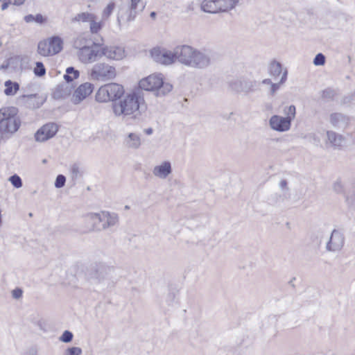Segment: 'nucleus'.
Masks as SVG:
<instances>
[{
  "instance_id": "40",
  "label": "nucleus",
  "mask_w": 355,
  "mask_h": 355,
  "mask_svg": "<svg viewBox=\"0 0 355 355\" xmlns=\"http://www.w3.org/2000/svg\"><path fill=\"white\" fill-rule=\"evenodd\" d=\"M8 180L10 182L12 185L16 189H19L23 185L21 178L17 174L11 175L9 178Z\"/></svg>"
},
{
  "instance_id": "50",
  "label": "nucleus",
  "mask_w": 355,
  "mask_h": 355,
  "mask_svg": "<svg viewBox=\"0 0 355 355\" xmlns=\"http://www.w3.org/2000/svg\"><path fill=\"white\" fill-rule=\"evenodd\" d=\"M10 58H15V60H13L12 64L10 66L14 69H16L21 64V58L19 56H14L11 57Z\"/></svg>"
},
{
  "instance_id": "4",
  "label": "nucleus",
  "mask_w": 355,
  "mask_h": 355,
  "mask_svg": "<svg viewBox=\"0 0 355 355\" xmlns=\"http://www.w3.org/2000/svg\"><path fill=\"white\" fill-rule=\"evenodd\" d=\"M125 95V89L121 84L110 83L99 87L95 98L99 103L118 102Z\"/></svg>"
},
{
  "instance_id": "30",
  "label": "nucleus",
  "mask_w": 355,
  "mask_h": 355,
  "mask_svg": "<svg viewBox=\"0 0 355 355\" xmlns=\"http://www.w3.org/2000/svg\"><path fill=\"white\" fill-rule=\"evenodd\" d=\"M24 19L26 23L35 22L40 25L44 24L47 21V17L40 13H37L36 15L32 14L27 15L24 17Z\"/></svg>"
},
{
  "instance_id": "33",
  "label": "nucleus",
  "mask_w": 355,
  "mask_h": 355,
  "mask_svg": "<svg viewBox=\"0 0 355 355\" xmlns=\"http://www.w3.org/2000/svg\"><path fill=\"white\" fill-rule=\"evenodd\" d=\"M287 76L288 71L286 69H285L283 72V74L282 75L279 82L277 83H271L270 89V94L271 96H274L277 91L279 89L280 86L286 82L287 79Z\"/></svg>"
},
{
  "instance_id": "8",
  "label": "nucleus",
  "mask_w": 355,
  "mask_h": 355,
  "mask_svg": "<svg viewBox=\"0 0 355 355\" xmlns=\"http://www.w3.org/2000/svg\"><path fill=\"white\" fill-rule=\"evenodd\" d=\"M259 86L257 81L248 78H240L229 82L230 88L236 92L248 94L254 92Z\"/></svg>"
},
{
  "instance_id": "57",
  "label": "nucleus",
  "mask_w": 355,
  "mask_h": 355,
  "mask_svg": "<svg viewBox=\"0 0 355 355\" xmlns=\"http://www.w3.org/2000/svg\"><path fill=\"white\" fill-rule=\"evenodd\" d=\"M144 132L148 135H150L153 132V129L152 128H148L144 130Z\"/></svg>"
},
{
  "instance_id": "3",
  "label": "nucleus",
  "mask_w": 355,
  "mask_h": 355,
  "mask_svg": "<svg viewBox=\"0 0 355 355\" xmlns=\"http://www.w3.org/2000/svg\"><path fill=\"white\" fill-rule=\"evenodd\" d=\"M173 89L171 84L164 83L160 75H150L139 82V89L142 90L155 92V96H164Z\"/></svg>"
},
{
  "instance_id": "42",
  "label": "nucleus",
  "mask_w": 355,
  "mask_h": 355,
  "mask_svg": "<svg viewBox=\"0 0 355 355\" xmlns=\"http://www.w3.org/2000/svg\"><path fill=\"white\" fill-rule=\"evenodd\" d=\"M90 32L93 34L97 33L99 32L103 28L102 21L96 22L95 19H92L90 21Z\"/></svg>"
},
{
  "instance_id": "29",
  "label": "nucleus",
  "mask_w": 355,
  "mask_h": 355,
  "mask_svg": "<svg viewBox=\"0 0 355 355\" xmlns=\"http://www.w3.org/2000/svg\"><path fill=\"white\" fill-rule=\"evenodd\" d=\"M4 85L6 87L4 89V94L6 96H14L19 90L20 86L17 82L8 80L5 82Z\"/></svg>"
},
{
  "instance_id": "1",
  "label": "nucleus",
  "mask_w": 355,
  "mask_h": 355,
  "mask_svg": "<svg viewBox=\"0 0 355 355\" xmlns=\"http://www.w3.org/2000/svg\"><path fill=\"white\" fill-rule=\"evenodd\" d=\"M123 96V98L112 103L114 115L131 119L136 123L146 121L148 106L143 92L140 89H133Z\"/></svg>"
},
{
  "instance_id": "49",
  "label": "nucleus",
  "mask_w": 355,
  "mask_h": 355,
  "mask_svg": "<svg viewBox=\"0 0 355 355\" xmlns=\"http://www.w3.org/2000/svg\"><path fill=\"white\" fill-rule=\"evenodd\" d=\"M71 171L72 178L73 180L76 179L78 178V175L79 173H80L78 166L77 164H73L71 166Z\"/></svg>"
},
{
  "instance_id": "6",
  "label": "nucleus",
  "mask_w": 355,
  "mask_h": 355,
  "mask_svg": "<svg viewBox=\"0 0 355 355\" xmlns=\"http://www.w3.org/2000/svg\"><path fill=\"white\" fill-rule=\"evenodd\" d=\"M89 74L92 80L107 81L116 78V70L114 66L105 62H98L93 66Z\"/></svg>"
},
{
  "instance_id": "36",
  "label": "nucleus",
  "mask_w": 355,
  "mask_h": 355,
  "mask_svg": "<svg viewBox=\"0 0 355 355\" xmlns=\"http://www.w3.org/2000/svg\"><path fill=\"white\" fill-rule=\"evenodd\" d=\"M37 52L43 56H48L51 54L49 42L41 41L37 45Z\"/></svg>"
},
{
  "instance_id": "56",
  "label": "nucleus",
  "mask_w": 355,
  "mask_h": 355,
  "mask_svg": "<svg viewBox=\"0 0 355 355\" xmlns=\"http://www.w3.org/2000/svg\"><path fill=\"white\" fill-rule=\"evenodd\" d=\"M25 0H14L13 4L15 6H21L24 4Z\"/></svg>"
},
{
  "instance_id": "37",
  "label": "nucleus",
  "mask_w": 355,
  "mask_h": 355,
  "mask_svg": "<svg viewBox=\"0 0 355 355\" xmlns=\"http://www.w3.org/2000/svg\"><path fill=\"white\" fill-rule=\"evenodd\" d=\"M34 74L37 77H42L46 74V68L42 62H37L33 69Z\"/></svg>"
},
{
  "instance_id": "7",
  "label": "nucleus",
  "mask_w": 355,
  "mask_h": 355,
  "mask_svg": "<svg viewBox=\"0 0 355 355\" xmlns=\"http://www.w3.org/2000/svg\"><path fill=\"white\" fill-rule=\"evenodd\" d=\"M114 268L106 265L104 263H94L87 269V275L90 279L96 280L100 283L110 277Z\"/></svg>"
},
{
  "instance_id": "14",
  "label": "nucleus",
  "mask_w": 355,
  "mask_h": 355,
  "mask_svg": "<svg viewBox=\"0 0 355 355\" xmlns=\"http://www.w3.org/2000/svg\"><path fill=\"white\" fill-rule=\"evenodd\" d=\"M94 87L92 83H85L78 87L74 91L71 101L75 104H79L81 101L89 96L94 91Z\"/></svg>"
},
{
  "instance_id": "48",
  "label": "nucleus",
  "mask_w": 355,
  "mask_h": 355,
  "mask_svg": "<svg viewBox=\"0 0 355 355\" xmlns=\"http://www.w3.org/2000/svg\"><path fill=\"white\" fill-rule=\"evenodd\" d=\"M23 291L20 288H16L12 291V296L14 299L18 300L22 297Z\"/></svg>"
},
{
  "instance_id": "39",
  "label": "nucleus",
  "mask_w": 355,
  "mask_h": 355,
  "mask_svg": "<svg viewBox=\"0 0 355 355\" xmlns=\"http://www.w3.org/2000/svg\"><path fill=\"white\" fill-rule=\"evenodd\" d=\"M354 103H355V91L343 96L341 100V104L344 105H350Z\"/></svg>"
},
{
  "instance_id": "12",
  "label": "nucleus",
  "mask_w": 355,
  "mask_h": 355,
  "mask_svg": "<svg viewBox=\"0 0 355 355\" xmlns=\"http://www.w3.org/2000/svg\"><path fill=\"white\" fill-rule=\"evenodd\" d=\"M211 63V58L205 52L194 49L189 66L198 69H205Z\"/></svg>"
},
{
  "instance_id": "45",
  "label": "nucleus",
  "mask_w": 355,
  "mask_h": 355,
  "mask_svg": "<svg viewBox=\"0 0 355 355\" xmlns=\"http://www.w3.org/2000/svg\"><path fill=\"white\" fill-rule=\"evenodd\" d=\"M66 182V177L64 175L60 174L58 175L54 182V186L57 189L62 188L65 185Z\"/></svg>"
},
{
  "instance_id": "25",
  "label": "nucleus",
  "mask_w": 355,
  "mask_h": 355,
  "mask_svg": "<svg viewBox=\"0 0 355 355\" xmlns=\"http://www.w3.org/2000/svg\"><path fill=\"white\" fill-rule=\"evenodd\" d=\"M217 0H203L200 4V9L204 12L216 14L220 13Z\"/></svg>"
},
{
  "instance_id": "47",
  "label": "nucleus",
  "mask_w": 355,
  "mask_h": 355,
  "mask_svg": "<svg viewBox=\"0 0 355 355\" xmlns=\"http://www.w3.org/2000/svg\"><path fill=\"white\" fill-rule=\"evenodd\" d=\"M175 292H169L166 298V302L167 303L168 306H173L175 299Z\"/></svg>"
},
{
  "instance_id": "60",
  "label": "nucleus",
  "mask_w": 355,
  "mask_h": 355,
  "mask_svg": "<svg viewBox=\"0 0 355 355\" xmlns=\"http://www.w3.org/2000/svg\"><path fill=\"white\" fill-rule=\"evenodd\" d=\"M156 15H157V13L155 11L151 12L150 14V17L153 19H155Z\"/></svg>"
},
{
  "instance_id": "23",
  "label": "nucleus",
  "mask_w": 355,
  "mask_h": 355,
  "mask_svg": "<svg viewBox=\"0 0 355 355\" xmlns=\"http://www.w3.org/2000/svg\"><path fill=\"white\" fill-rule=\"evenodd\" d=\"M349 121V118L342 113H333L330 115V122L333 126L338 128H345Z\"/></svg>"
},
{
  "instance_id": "38",
  "label": "nucleus",
  "mask_w": 355,
  "mask_h": 355,
  "mask_svg": "<svg viewBox=\"0 0 355 355\" xmlns=\"http://www.w3.org/2000/svg\"><path fill=\"white\" fill-rule=\"evenodd\" d=\"M336 94V91L330 87H328L322 91L321 96L326 101L333 100L334 97Z\"/></svg>"
},
{
  "instance_id": "43",
  "label": "nucleus",
  "mask_w": 355,
  "mask_h": 355,
  "mask_svg": "<svg viewBox=\"0 0 355 355\" xmlns=\"http://www.w3.org/2000/svg\"><path fill=\"white\" fill-rule=\"evenodd\" d=\"M73 338V335L72 332L69 330H65L60 337L59 340L62 343H69L72 341Z\"/></svg>"
},
{
  "instance_id": "13",
  "label": "nucleus",
  "mask_w": 355,
  "mask_h": 355,
  "mask_svg": "<svg viewBox=\"0 0 355 355\" xmlns=\"http://www.w3.org/2000/svg\"><path fill=\"white\" fill-rule=\"evenodd\" d=\"M333 189L337 193H344L345 201L348 206L355 209V185H351L347 191H344L341 182L338 180L334 182Z\"/></svg>"
},
{
  "instance_id": "19",
  "label": "nucleus",
  "mask_w": 355,
  "mask_h": 355,
  "mask_svg": "<svg viewBox=\"0 0 355 355\" xmlns=\"http://www.w3.org/2000/svg\"><path fill=\"white\" fill-rule=\"evenodd\" d=\"M78 55L82 62L91 63L100 58V50H96L94 47H87L79 51Z\"/></svg>"
},
{
  "instance_id": "22",
  "label": "nucleus",
  "mask_w": 355,
  "mask_h": 355,
  "mask_svg": "<svg viewBox=\"0 0 355 355\" xmlns=\"http://www.w3.org/2000/svg\"><path fill=\"white\" fill-rule=\"evenodd\" d=\"M172 172L171 162L164 161L160 165L155 166L153 173L155 176L162 179L166 178Z\"/></svg>"
},
{
  "instance_id": "34",
  "label": "nucleus",
  "mask_w": 355,
  "mask_h": 355,
  "mask_svg": "<svg viewBox=\"0 0 355 355\" xmlns=\"http://www.w3.org/2000/svg\"><path fill=\"white\" fill-rule=\"evenodd\" d=\"M92 19H96L95 15L85 12H81V13L76 15L72 19V21H83V22L89 21L90 23V21Z\"/></svg>"
},
{
  "instance_id": "32",
  "label": "nucleus",
  "mask_w": 355,
  "mask_h": 355,
  "mask_svg": "<svg viewBox=\"0 0 355 355\" xmlns=\"http://www.w3.org/2000/svg\"><path fill=\"white\" fill-rule=\"evenodd\" d=\"M283 72L282 64L279 62L274 60L270 62L269 65V73L270 76L277 78L281 73L283 74Z\"/></svg>"
},
{
  "instance_id": "51",
  "label": "nucleus",
  "mask_w": 355,
  "mask_h": 355,
  "mask_svg": "<svg viewBox=\"0 0 355 355\" xmlns=\"http://www.w3.org/2000/svg\"><path fill=\"white\" fill-rule=\"evenodd\" d=\"M37 96V94H23L18 97V100L20 101H25L26 99H33L36 98Z\"/></svg>"
},
{
  "instance_id": "59",
  "label": "nucleus",
  "mask_w": 355,
  "mask_h": 355,
  "mask_svg": "<svg viewBox=\"0 0 355 355\" xmlns=\"http://www.w3.org/2000/svg\"><path fill=\"white\" fill-rule=\"evenodd\" d=\"M194 10V3L193 2L190 3L187 6V10Z\"/></svg>"
},
{
  "instance_id": "21",
  "label": "nucleus",
  "mask_w": 355,
  "mask_h": 355,
  "mask_svg": "<svg viewBox=\"0 0 355 355\" xmlns=\"http://www.w3.org/2000/svg\"><path fill=\"white\" fill-rule=\"evenodd\" d=\"M73 89V86L72 84L62 83L55 88L53 92V97L57 100L65 98L71 94Z\"/></svg>"
},
{
  "instance_id": "44",
  "label": "nucleus",
  "mask_w": 355,
  "mask_h": 355,
  "mask_svg": "<svg viewBox=\"0 0 355 355\" xmlns=\"http://www.w3.org/2000/svg\"><path fill=\"white\" fill-rule=\"evenodd\" d=\"M326 58L322 53H318L314 58L313 63L315 66H323L325 64Z\"/></svg>"
},
{
  "instance_id": "11",
  "label": "nucleus",
  "mask_w": 355,
  "mask_h": 355,
  "mask_svg": "<svg viewBox=\"0 0 355 355\" xmlns=\"http://www.w3.org/2000/svg\"><path fill=\"white\" fill-rule=\"evenodd\" d=\"M59 130V126L53 122H49L40 128L35 133V139L38 142H44L53 138Z\"/></svg>"
},
{
  "instance_id": "18",
  "label": "nucleus",
  "mask_w": 355,
  "mask_h": 355,
  "mask_svg": "<svg viewBox=\"0 0 355 355\" xmlns=\"http://www.w3.org/2000/svg\"><path fill=\"white\" fill-rule=\"evenodd\" d=\"M345 242L344 235L337 230H334L331 232L329 241L327 243V250L338 251L340 250Z\"/></svg>"
},
{
  "instance_id": "5",
  "label": "nucleus",
  "mask_w": 355,
  "mask_h": 355,
  "mask_svg": "<svg viewBox=\"0 0 355 355\" xmlns=\"http://www.w3.org/2000/svg\"><path fill=\"white\" fill-rule=\"evenodd\" d=\"M86 219L92 223L89 231L105 230L115 225L119 221L117 214L108 211H102L101 214L90 213L87 215Z\"/></svg>"
},
{
  "instance_id": "27",
  "label": "nucleus",
  "mask_w": 355,
  "mask_h": 355,
  "mask_svg": "<svg viewBox=\"0 0 355 355\" xmlns=\"http://www.w3.org/2000/svg\"><path fill=\"white\" fill-rule=\"evenodd\" d=\"M220 12H227L234 9L239 0H217Z\"/></svg>"
},
{
  "instance_id": "63",
  "label": "nucleus",
  "mask_w": 355,
  "mask_h": 355,
  "mask_svg": "<svg viewBox=\"0 0 355 355\" xmlns=\"http://www.w3.org/2000/svg\"><path fill=\"white\" fill-rule=\"evenodd\" d=\"M230 354H231V355H239V353H237L236 352H231ZM227 355H230V354H228Z\"/></svg>"
},
{
  "instance_id": "64",
  "label": "nucleus",
  "mask_w": 355,
  "mask_h": 355,
  "mask_svg": "<svg viewBox=\"0 0 355 355\" xmlns=\"http://www.w3.org/2000/svg\"><path fill=\"white\" fill-rule=\"evenodd\" d=\"M230 354H231V355H239V353H237L236 352H231ZM227 355H230V354H228Z\"/></svg>"
},
{
  "instance_id": "10",
  "label": "nucleus",
  "mask_w": 355,
  "mask_h": 355,
  "mask_svg": "<svg viewBox=\"0 0 355 355\" xmlns=\"http://www.w3.org/2000/svg\"><path fill=\"white\" fill-rule=\"evenodd\" d=\"M141 0H130V5L127 7L120 8L117 15V23L119 26L121 27V20L125 19V22L134 21L137 16V8Z\"/></svg>"
},
{
  "instance_id": "24",
  "label": "nucleus",
  "mask_w": 355,
  "mask_h": 355,
  "mask_svg": "<svg viewBox=\"0 0 355 355\" xmlns=\"http://www.w3.org/2000/svg\"><path fill=\"white\" fill-rule=\"evenodd\" d=\"M327 140L331 146L334 148H340L345 141V137L336 133V132L329 130L327 132Z\"/></svg>"
},
{
  "instance_id": "52",
  "label": "nucleus",
  "mask_w": 355,
  "mask_h": 355,
  "mask_svg": "<svg viewBox=\"0 0 355 355\" xmlns=\"http://www.w3.org/2000/svg\"><path fill=\"white\" fill-rule=\"evenodd\" d=\"M37 347L36 346H33L28 348L24 353V355H37Z\"/></svg>"
},
{
  "instance_id": "17",
  "label": "nucleus",
  "mask_w": 355,
  "mask_h": 355,
  "mask_svg": "<svg viewBox=\"0 0 355 355\" xmlns=\"http://www.w3.org/2000/svg\"><path fill=\"white\" fill-rule=\"evenodd\" d=\"M174 50L177 60L184 65L189 66L194 49L189 45H180L174 48Z\"/></svg>"
},
{
  "instance_id": "31",
  "label": "nucleus",
  "mask_w": 355,
  "mask_h": 355,
  "mask_svg": "<svg viewBox=\"0 0 355 355\" xmlns=\"http://www.w3.org/2000/svg\"><path fill=\"white\" fill-rule=\"evenodd\" d=\"M80 76L78 70L76 69L73 67H69L66 69V73L64 75L65 83L71 84L73 80L78 78Z\"/></svg>"
},
{
  "instance_id": "28",
  "label": "nucleus",
  "mask_w": 355,
  "mask_h": 355,
  "mask_svg": "<svg viewBox=\"0 0 355 355\" xmlns=\"http://www.w3.org/2000/svg\"><path fill=\"white\" fill-rule=\"evenodd\" d=\"M126 146L128 148L137 149L141 146V139L139 135L130 132L128 135V137L125 139Z\"/></svg>"
},
{
  "instance_id": "55",
  "label": "nucleus",
  "mask_w": 355,
  "mask_h": 355,
  "mask_svg": "<svg viewBox=\"0 0 355 355\" xmlns=\"http://www.w3.org/2000/svg\"><path fill=\"white\" fill-rule=\"evenodd\" d=\"M10 4H11V0H8V1L3 0V2L1 7V10H6L8 8Z\"/></svg>"
},
{
  "instance_id": "41",
  "label": "nucleus",
  "mask_w": 355,
  "mask_h": 355,
  "mask_svg": "<svg viewBox=\"0 0 355 355\" xmlns=\"http://www.w3.org/2000/svg\"><path fill=\"white\" fill-rule=\"evenodd\" d=\"M115 8V3L114 1L110 2L106 8L103 11V18L107 19L112 13Z\"/></svg>"
},
{
  "instance_id": "15",
  "label": "nucleus",
  "mask_w": 355,
  "mask_h": 355,
  "mask_svg": "<svg viewBox=\"0 0 355 355\" xmlns=\"http://www.w3.org/2000/svg\"><path fill=\"white\" fill-rule=\"evenodd\" d=\"M269 125L272 130L283 132L291 129V122L284 116L275 114L270 118Z\"/></svg>"
},
{
  "instance_id": "53",
  "label": "nucleus",
  "mask_w": 355,
  "mask_h": 355,
  "mask_svg": "<svg viewBox=\"0 0 355 355\" xmlns=\"http://www.w3.org/2000/svg\"><path fill=\"white\" fill-rule=\"evenodd\" d=\"M15 58H8L7 59L4 63L1 65V68L2 69H8L9 67H10V65L12 64L13 60H15Z\"/></svg>"
},
{
  "instance_id": "9",
  "label": "nucleus",
  "mask_w": 355,
  "mask_h": 355,
  "mask_svg": "<svg viewBox=\"0 0 355 355\" xmlns=\"http://www.w3.org/2000/svg\"><path fill=\"white\" fill-rule=\"evenodd\" d=\"M150 55L156 62L164 65L171 64L177 60L174 49L171 51L159 47L153 48L150 51Z\"/></svg>"
},
{
  "instance_id": "54",
  "label": "nucleus",
  "mask_w": 355,
  "mask_h": 355,
  "mask_svg": "<svg viewBox=\"0 0 355 355\" xmlns=\"http://www.w3.org/2000/svg\"><path fill=\"white\" fill-rule=\"evenodd\" d=\"M288 182L286 180H282L279 182V187L282 189L288 190V187H287Z\"/></svg>"
},
{
  "instance_id": "35",
  "label": "nucleus",
  "mask_w": 355,
  "mask_h": 355,
  "mask_svg": "<svg viewBox=\"0 0 355 355\" xmlns=\"http://www.w3.org/2000/svg\"><path fill=\"white\" fill-rule=\"evenodd\" d=\"M283 114L284 117L288 119L289 121H292L295 119L296 115V107L294 105L289 106H285L283 108Z\"/></svg>"
},
{
  "instance_id": "46",
  "label": "nucleus",
  "mask_w": 355,
  "mask_h": 355,
  "mask_svg": "<svg viewBox=\"0 0 355 355\" xmlns=\"http://www.w3.org/2000/svg\"><path fill=\"white\" fill-rule=\"evenodd\" d=\"M83 350L79 347H68L64 352V355H81Z\"/></svg>"
},
{
  "instance_id": "26",
  "label": "nucleus",
  "mask_w": 355,
  "mask_h": 355,
  "mask_svg": "<svg viewBox=\"0 0 355 355\" xmlns=\"http://www.w3.org/2000/svg\"><path fill=\"white\" fill-rule=\"evenodd\" d=\"M51 55L59 53L62 49L63 41L59 36H53L49 40Z\"/></svg>"
},
{
  "instance_id": "61",
  "label": "nucleus",
  "mask_w": 355,
  "mask_h": 355,
  "mask_svg": "<svg viewBox=\"0 0 355 355\" xmlns=\"http://www.w3.org/2000/svg\"><path fill=\"white\" fill-rule=\"evenodd\" d=\"M295 279V277H293L289 282L288 284L292 286V287H295V284H293V281Z\"/></svg>"
},
{
  "instance_id": "58",
  "label": "nucleus",
  "mask_w": 355,
  "mask_h": 355,
  "mask_svg": "<svg viewBox=\"0 0 355 355\" xmlns=\"http://www.w3.org/2000/svg\"><path fill=\"white\" fill-rule=\"evenodd\" d=\"M262 83L264 85H271V83H273L272 82V80L270 79L266 78V79L263 80Z\"/></svg>"
},
{
  "instance_id": "16",
  "label": "nucleus",
  "mask_w": 355,
  "mask_h": 355,
  "mask_svg": "<svg viewBox=\"0 0 355 355\" xmlns=\"http://www.w3.org/2000/svg\"><path fill=\"white\" fill-rule=\"evenodd\" d=\"M102 56L110 60H121L125 57V50L119 46H103L100 50V58Z\"/></svg>"
},
{
  "instance_id": "20",
  "label": "nucleus",
  "mask_w": 355,
  "mask_h": 355,
  "mask_svg": "<svg viewBox=\"0 0 355 355\" xmlns=\"http://www.w3.org/2000/svg\"><path fill=\"white\" fill-rule=\"evenodd\" d=\"M102 46L92 40L89 35H80L73 41V46L80 51L87 47H98Z\"/></svg>"
},
{
  "instance_id": "2",
  "label": "nucleus",
  "mask_w": 355,
  "mask_h": 355,
  "mask_svg": "<svg viewBox=\"0 0 355 355\" xmlns=\"http://www.w3.org/2000/svg\"><path fill=\"white\" fill-rule=\"evenodd\" d=\"M15 107H3L0 109V141L7 140L18 131L21 119Z\"/></svg>"
},
{
  "instance_id": "62",
  "label": "nucleus",
  "mask_w": 355,
  "mask_h": 355,
  "mask_svg": "<svg viewBox=\"0 0 355 355\" xmlns=\"http://www.w3.org/2000/svg\"><path fill=\"white\" fill-rule=\"evenodd\" d=\"M100 223H102V225H107V220L103 221V222H98V221H97V226H98V227H101V226L99 225V224H100Z\"/></svg>"
}]
</instances>
